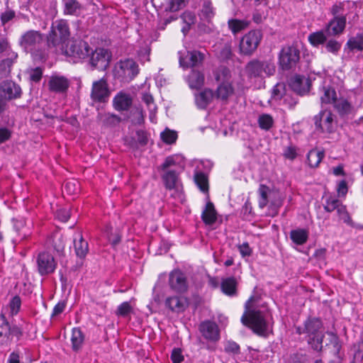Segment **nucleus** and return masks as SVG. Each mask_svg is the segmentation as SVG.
<instances>
[{"label":"nucleus","mask_w":363,"mask_h":363,"mask_svg":"<svg viewBox=\"0 0 363 363\" xmlns=\"http://www.w3.org/2000/svg\"><path fill=\"white\" fill-rule=\"evenodd\" d=\"M254 297L251 296L245 303V311L241 317L242 323L250 328L255 334L267 337L268 335V324L264 313L260 310L252 308L251 303Z\"/></svg>","instance_id":"obj_1"},{"label":"nucleus","mask_w":363,"mask_h":363,"mask_svg":"<svg viewBox=\"0 0 363 363\" xmlns=\"http://www.w3.org/2000/svg\"><path fill=\"white\" fill-rule=\"evenodd\" d=\"M213 76L216 82H219L215 96L218 99L227 101L234 92L230 69L226 67L220 66L213 71Z\"/></svg>","instance_id":"obj_2"},{"label":"nucleus","mask_w":363,"mask_h":363,"mask_svg":"<svg viewBox=\"0 0 363 363\" xmlns=\"http://www.w3.org/2000/svg\"><path fill=\"white\" fill-rule=\"evenodd\" d=\"M70 35V31L68 23L65 20H57L52 23L51 30L50 31L48 41L49 45L59 48L60 51L62 50V46L68 40Z\"/></svg>","instance_id":"obj_3"},{"label":"nucleus","mask_w":363,"mask_h":363,"mask_svg":"<svg viewBox=\"0 0 363 363\" xmlns=\"http://www.w3.org/2000/svg\"><path fill=\"white\" fill-rule=\"evenodd\" d=\"M60 52L67 57H70L71 60L76 63L88 57L91 52H92V49L84 40H72L69 41L65 47L62 46Z\"/></svg>","instance_id":"obj_4"},{"label":"nucleus","mask_w":363,"mask_h":363,"mask_svg":"<svg viewBox=\"0 0 363 363\" xmlns=\"http://www.w3.org/2000/svg\"><path fill=\"white\" fill-rule=\"evenodd\" d=\"M44 43V35L38 30H29L24 32L18 40V45L26 52L33 53L38 51Z\"/></svg>","instance_id":"obj_5"},{"label":"nucleus","mask_w":363,"mask_h":363,"mask_svg":"<svg viewBox=\"0 0 363 363\" xmlns=\"http://www.w3.org/2000/svg\"><path fill=\"white\" fill-rule=\"evenodd\" d=\"M113 73L120 81L129 82L139 73L138 65L132 59L120 60L116 64Z\"/></svg>","instance_id":"obj_6"},{"label":"nucleus","mask_w":363,"mask_h":363,"mask_svg":"<svg viewBox=\"0 0 363 363\" xmlns=\"http://www.w3.org/2000/svg\"><path fill=\"white\" fill-rule=\"evenodd\" d=\"M300 60V51L294 45L282 48L279 54V65L283 70H290L296 67Z\"/></svg>","instance_id":"obj_7"},{"label":"nucleus","mask_w":363,"mask_h":363,"mask_svg":"<svg viewBox=\"0 0 363 363\" xmlns=\"http://www.w3.org/2000/svg\"><path fill=\"white\" fill-rule=\"evenodd\" d=\"M313 121L316 130L322 133H331L335 130L336 116L330 110L320 111L314 116Z\"/></svg>","instance_id":"obj_8"},{"label":"nucleus","mask_w":363,"mask_h":363,"mask_svg":"<svg viewBox=\"0 0 363 363\" xmlns=\"http://www.w3.org/2000/svg\"><path fill=\"white\" fill-rule=\"evenodd\" d=\"M262 38V32L252 30L246 33L240 42V50L243 55H251L257 48Z\"/></svg>","instance_id":"obj_9"},{"label":"nucleus","mask_w":363,"mask_h":363,"mask_svg":"<svg viewBox=\"0 0 363 363\" xmlns=\"http://www.w3.org/2000/svg\"><path fill=\"white\" fill-rule=\"evenodd\" d=\"M179 62L183 68L195 67L201 65L205 59V55L198 50L179 51Z\"/></svg>","instance_id":"obj_10"},{"label":"nucleus","mask_w":363,"mask_h":363,"mask_svg":"<svg viewBox=\"0 0 363 363\" xmlns=\"http://www.w3.org/2000/svg\"><path fill=\"white\" fill-rule=\"evenodd\" d=\"M37 266L39 274L45 276L54 272L57 262L49 251H42L37 257Z\"/></svg>","instance_id":"obj_11"},{"label":"nucleus","mask_w":363,"mask_h":363,"mask_svg":"<svg viewBox=\"0 0 363 363\" xmlns=\"http://www.w3.org/2000/svg\"><path fill=\"white\" fill-rule=\"evenodd\" d=\"M110 94L108 84L104 78L93 82L91 99L94 102H106L108 100Z\"/></svg>","instance_id":"obj_12"},{"label":"nucleus","mask_w":363,"mask_h":363,"mask_svg":"<svg viewBox=\"0 0 363 363\" xmlns=\"http://www.w3.org/2000/svg\"><path fill=\"white\" fill-rule=\"evenodd\" d=\"M169 284L170 288L177 293H184L188 289L186 277L179 269H174L169 276Z\"/></svg>","instance_id":"obj_13"},{"label":"nucleus","mask_w":363,"mask_h":363,"mask_svg":"<svg viewBox=\"0 0 363 363\" xmlns=\"http://www.w3.org/2000/svg\"><path fill=\"white\" fill-rule=\"evenodd\" d=\"M23 335L22 330L16 325H11L4 315L0 316V337L12 341L13 337L18 340Z\"/></svg>","instance_id":"obj_14"},{"label":"nucleus","mask_w":363,"mask_h":363,"mask_svg":"<svg viewBox=\"0 0 363 363\" xmlns=\"http://www.w3.org/2000/svg\"><path fill=\"white\" fill-rule=\"evenodd\" d=\"M21 94V88L13 81L5 80L0 84V95L8 101L20 98Z\"/></svg>","instance_id":"obj_15"},{"label":"nucleus","mask_w":363,"mask_h":363,"mask_svg":"<svg viewBox=\"0 0 363 363\" xmlns=\"http://www.w3.org/2000/svg\"><path fill=\"white\" fill-rule=\"evenodd\" d=\"M202 336L211 342H217L220 339V331L218 325L211 320H205L199 327Z\"/></svg>","instance_id":"obj_16"},{"label":"nucleus","mask_w":363,"mask_h":363,"mask_svg":"<svg viewBox=\"0 0 363 363\" xmlns=\"http://www.w3.org/2000/svg\"><path fill=\"white\" fill-rule=\"evenodd\" d=\"M346 23V16L333 17L325 26V32L329 36H338L343 33Z\"/></svg>","instance_id":"obj_17"},{"label":"nucleus","mask_w":363,"mask_h":363,"mask_svg":"<svg viewBox=\"0 0 363 363\" xmlns=\"http://www.w3.org/2000/svg\"><path fill=\"white\" fill-rule=\"evenodd\" d=\"M91 54V64L93 67L99 69H105L108 67L111 56L106 50L96 49Z\"/></svg>","instance_id":"obj_18"},{"label":"nucleus","mask_w":363,"mask_h":363,"mask_svg":"<svg viewBox=\"0 0 363 363\" xmlns=\"http://www.w3.org/2000/svg\"><path fill=\"white\" fill-rule=\"evenodd\" d=\"M132 104L131 95L124 91H119L113 99V106L118 111L128 110Z\"/></svg>","instance_id":"obj_19"},{"label":"nucleus","mask_w":363,"mask_h":363,"mask_svg":"<svg viewBox=\"0 0 363 363\" xmlns=\"http://www.w3.org/2000/svg\"><path fill=\"white\" fill-rule=\"evenodd\" d=\"M290 85L295 92L303 95L308 92L311 82L308 78L301 75H296L291 79Z\"/></svg>","instance_id":"obj_20"},{"label":"nucleus","mask_w":363,"mask_h":363,"mask_svg":"<svg viewBox=\"0 0 363 363\" xmlns=\"http://www.w3.org/2000/svg\"><path fill=\"white\" fill-rule=\"evenodd\" d=\"M48 86L51 91L64 93L69 87V81L63 76L54 75L50 78Z\"/></svg>","instance_id":"obj_21"},{"label":"nucleus","mask_w":363,"mask_h":363,"mask_svg":"<svg viewBox=\"0 0 363 363\" xmlns=\"http://www.w3.org/2000/svg\"><path fill=\"white\" fill-rule=\"evenodd\" d=\"M186 81L191 89H199L204 84L205 76L201 70L192 69Z\"/></svg>","instance_id":"obj_22"},{"label":"nucleus","mask_w":363,"mask_h":363,"mask_svg":"<svg viewBox=\"0 0 363 363\" xmlns=\"http://www.w3.org/2000/svg\"><path fill=\"white\" fill-rule=\"evenodd\" d=\"M164 184L166 189L179 191L181 182L179 179V173L174 170H167L162 176Z\"/></svg>","instance_id":"obj_23"},{"label":"nucleus","mask_w":363,"mask_h":363,"mask_svg":"<svg viewBox=\"0 0 363 363\" xmlns=\"http://www.w3.org/2000/svg\"><path fill=\"white\" fill-rule=\"evenodd\" d=\"M165 306L173 312L182 313L187 307V301L183 297H169L166 299Z\"/></svg>","instance_id":"obj_24"},{"label":"nucleus","mask_w":363,"mask_h":363,"mask_svg":"<svg viewBox=\"0 0 363 363\" xmlns=\"http://www.w3.org/2000/svg\"><path fill=\"white\" fill-rule=\"evenodd\" d=\"M201 218L206 225H213L217 220V212L215 209L213 203L208 201L206 206L202 211Z\"/></svg>","instance_id":"obj_25"},{"label":"nucleus","mask_w":363,"mask_h":363,"mask_svg":"<svg viewBox=\"0 0 363 363\" xmlns=\"http://www.w3.org/2000/svg\"><path fill=\"white\" fill-rule=\"evenodd\" d=\"M322 327L320 319L317 318H309L304 323L303 332L307 333L308 337L322 333L320 329Z\"/></svg>","instance_id":"obj_26"},{"label":"nucleus","mask_w":363,"mask_h":363,"mask_svg":"<svg viewBox=\"0 0 363 363\" xmlns=\"http://www.w3.org/2000/svg\"><path fill=\"white\" fill-rule=\"evenodd\" d=\"M221 291L223 294L229 296H233L237 294V281L231 277L223 279L220 283Z\"/></svg>","instance_id":"obj_27"},{"label":"nucleus","mask_w":363,"mask_h":363,"mask_svg":"<svg viewBox=\"0 0 363 363\" xmlns=\"http://www.w3.org/2000/svg\"><path fill=\"white\" fill-rule=\"evenodd\" d=\"M214 96L212 90L206 89L195 96V101L199 108H205L211 101Z\"/></svg>","instance_id":"obj_28"},{"label":"nucleus","mask_w":363,"mask_h":363,"mask_svg":"<svg viewBox=\"0 0 363 363\" xmlns=\"http://www.w3.org/2000/svg\"><path fill=\"white\" fill-rule=\"evenodd\" d=\"M98 119L104 125L110 127H115L121 121L120 116L111 113H99L98 115Z\"/></svg>","instance_id":"obj_29"},{"label":"nucleus","mask_w":363,"mask_h":363,"mask_svg":"<svg viewBox=\"0 0 363 363\" xmlns=\"http://www.w3.org/2000/svg\"><path fill=\"white\" fill-rule=\"evenodd\" d=\"M347 49L350 51H362L363 50V35L357 33L355 36L350 38L345 47V50Z\"/></svg>","instance_id":"obj_30"},{"label":"nucleus","mask_w":363,"mask_h":363,"mask_svg":"<svg viewBox=\"0 0 363 363\" xmlns=\"http://www.w3.org/2000/svg\"><path fill=\"white\" fill-rule=\"evenodd\" d=\"M245 72L250 78L261 77L262 74L261 61L252 60L247 63Z\"/></svg>","instance_id":"obj_31"},{"label":"nucleus","mask_w":363,"mask_h":363,"mask_svg":"<svg viewBox=\"0 0 363 363\" xmlns=\"http://www.w3.org/2000/svg\"><path fill=\"white\" fill-rule=\"evenodd\" d=\"M64 13L66 15L78 16L82 10L81 4L77 0H62Z\"/></svg>","instance_id":"obj_32"},{"label":"nucleus","mask_w":363,"mask_h":363,"mask_svg":"<svg viewBox=\"0 0 363 363\" xmlns=\"http://www.w3.org/2000/svg\"><path fill=\"white\" fill-rule=\"evenodd\" d=\"M333 105L334 108L340 116L348 115L352 110V106L351 104L347 99L343 98H340L339 99H337Z\"/></svg>","instance_id":"obj_33"},{"label":"nucleus","mask_w":363,"mask_h":363,"mask_svg":"<svg viewBox=\"0 0 363 363\" xmlns=\"http://www.w3.org/2000/svg\"><path fill=\"white\" fill-rule=\"evenodd\" d=\"M309 43L314 47L323 45L327 40V33L325 30H319L311 33L308 37Z\"/></svg>","instance_id":"obj_34"},{"label":"nucleus","mask_w":363,"mask_h":363,"mask_svg":"<svg viewBox=\"0 0 363 363\" xmlns=\"http://www.w3.org/2000/svg\"><path fill=\"white\" fill-rule=\"evenodd\" d=\"M84 336L82 330L79 328H74L72 330L71 337L72 350L74 351H78L81 348L84 342Z\"/></svg>","instance_id":"obj_35"},{"label":"nucleus","mask_w":363,"mask_h":363,"mask_svg":"<svg viewBox=\"0 0 363 363\" xmlns=\"http://www.w3.org/2000/svg\"><path fill=\"white\" fill-rule=\"evenodd\" d=\"M183 157L179 155L169 156L166 158L164 163L162 164V169L165 170L170 167L178 166L181 169L184 168Z\"/></svg>","instance_id":"obj_36"},{"label":"nucleus","mask_w":363,"mask_h":363,"mask_svg":"<svg viewBox=\"0 0 363 363\" xmlns=\"http://www.w3.org/2000/svg\"><path fill=\"white\" fill-rule=\"evenodd\" d=\"M324 157V153L321 151L316 150H312L309 151L307 155L308 164L311 167H316L321 162Z\"/></svg>","instance_id":"obj_37"},{"label":"nucleus","mask_w":363,"mask_h":363,"mask_svg":"<svg viewBox=\"0 0 363 363\" xmlns=\"http://www.w3.org/2000/svg\"><path fill=\"white\" fill-rule=\"evenodd\" d=\"M194 182L199 189L203 192H208V184L206 175L201 172H197L194 174Z\"/></svg>","instance_id":"obj_38"},{"label":"nucleus","mask_w":363,"mask_h":363,"mask_svg":"<svg viewBox=\"0 0 363 363\" xmlns=\"http://www.w3.org/2000/svg\"><path fill=\"white\" fill-rule=\"evenodd\" d=\"M130 121L133 125H140L144 122L145 115L140 106L134 107L130 111Z\"/></svg>","instance_id":"obj_39"},{"label":"nucleus","mask_w":363,"mask_h":363,"mask_svg":"<svg viewBox=\"0 0 363 363\" xmlns=\"http://www.w3.org/2000/svg\"><path fill=\"white\" fill-rule=\"evenodd\" d=\"M228 24L233 33L236 34L245 29L248 26L249 23L247 21L230 19L228 21Z\"/></svg>","instance_id":"obj_40"},{"label":"nucleus","mask_w":363,"mask_h":363,"mask_svg":"<svg viewBox=\"0 0 363 363\" xmlns=\"http://www.w3.org/2000/svg\"><path fill=\"white\" fill-rule=\"evenodd\" d=\"M323 93L320 96L321 102L323 104H333L337 100L335 89L330 87H323Z\"/></svg>","instance_id":"obj_41"},{"label":"nucleus","mask_w":363,"mask_h":363,"mask_svg":"<svg viewBox=\"0 0 363 363\" xmlns=\"http://www.w3.org/2000/svg\"><path fill=\"white\" fill-rule=\"evenodd\" d=\"M292 241L298 245L304 243L308 238V232L303 229H296L291 232Z\"/></svg>","instance_id":"obj_42"},{"label":"nucleus","mask_w":363,"mask_h":363,"mask_svg":"<svg viewBox=\"0 0 363 363\" xmlns=\"http://www.w3.org/2000/svg\"><path fill=\"white\" fill-rule=\"evenodd\" d=\"M143 101L146 104L150 111V119L153 121L155 113L157 111V106L154 103L153 97L148 93H144L143 95Z\"/></svg>","instance_id":"obj_43"},{"label":"nucleus","mask_w":363,"mask_h":363,"mask_svg":"<svg viewBox=\"0 0 363 363\" xmlns=\"http://www.w3.org/2000/svg\"><path fill=\"white\" fill-rule=\"evenodd\" d=\"M258 193L259 195V206L261 208H264L268 203V197L271 194V190L269 188L265 185H260L258 189Z\"/></svg>","instance_id":"obj_44"},{"label":"nucleus","mask_w":363,"mask_h":363,"mask_svg":"<svg viewBox=\"0 0 363 363\" xmlns=\"http://www.w3.org/2000/svg\"><path fill=\"white\" fill-rule=\"evenodd\" d=\"M17 56L16 53H13L11 57L4 59L0 62V73L2 75L6 76L10 73L13 60H16Z\"/></svg>","instance_id":"obj_45"},{"label":"nucleus","mask_w":363,"mask_h":363,"mask_svg":"<svg viewBox=\"0 0 363 363\" xmlns=\"http://www.w3.org/2000/svg\"><path fill=\"white\" fill-rule=\"evenodd\" d=\"M258 124L261 129L268 130L272 127L274 119L269 114L264 113L259 116Z\"/></svg>","instance_id":"obj_46"},{"label":"nucleus","mask_w":363,"mask_h":363,"mask_svg":"<svg viewBox=\"0 0 363 363\" xmlns=\"http://www.w3.org/2000/svg\"><path fill=\"white\" fill-rule=\"evenodd\" d=\"M72 242L74 250H88V242L84 240L80 233H77L74 235Z\"/></svg>","instance_id":"obj_47"},{"label":"nucleus","mask_w":363,"mask_h":363,"mask_svg":"<svg viewBox=\"0 0 363 363\" xmlns=\"http://www.w3.org/2000/svg\"><path fill=\"white\" fill-rule=\"evenodd\" d=\"M323 337L324 335L323 333L311 335L309 337L308 340V344L314 350L319 351L322 349L323 347L322 343Z\"/></svg>","instance_id":"obj_48"},{"label":"nucleus","mask_w":363,"mask_h":363,"mask_svg":"<svg viewBox=\"0 0 363 363\" xmlns=\"http://www.w3.org/2000/svg\"><path fill=\"white\" fill-rule=\"evenodd\" d=\"M341 43L335 39H330L328 41H326L325 45L327 52H330L334 55H338V52L341 49Z\"/></svg>","instance_id":"obj_49"},{"label":"nucleus","mask_w":363,"mask_h":363,"mask_svg":"<svg viewBox=\"0 0 363 363\" xmlns=\"http://www.w3.org/2000/svg\"><path fill=\"white\" fill-rule=\"evenodd\" d=\"M186 0H167L165 11L175 12L185 6Z\"/></svg>","instance_id":"obj_50"},{"label":"nucleus","mask_w":363,"mask_h":363,"mask_svg":"<svg viewBox=\"0 0 363 363\" xmlns=\"http://www.w3.org/2000/svg\"><path fill=\"white\" fill-rule=\"evenodd\" d=\"M21 300L20 296H13L10 300L9 303V308L10 309V315L11 316L16 315L19 312V311L21 309Z\"/></svg>","instance_id":"obj_51"},{"label":"nucleus","mask_w":363,"mask_h":363,"mask_svg":"<svg viewBox=\"0 0 363 363\" xmlns=\"http://www.w3.org/2000/svg\"><path fill=\"white\" fill-rule=\"evenodd\" d=\"M161 138L164 143L172 144L176 141L177 134L175 131L167 129L161 133Z\"/></svg>","instance_id":"obj_52"},{"label":"nucleus","mask_w":363,"mask_h":363,"mask_svg":"<svg viewBox=\"0 0 363 363\" xmlns=\"http://www.w3.org/2000/svg\"><path fill=\"white\" fill-rule=\"evenodd\" d=\"M224 350L228 354H238L240 353L239 345L232 340H228L225 343Z\"/></svg>","instance_id":"obj_53"},{"label":"nucleus","mask_w":363,"mask_h":363,"mask_svg":"<svg viewBox=\"0 0 363 363\" xmlns=\"http://www.w3.org/2000/svg\"><path fill=\"white\" fill-rule=\"evenodd\" d=\"M262 73L267 76L273 75L275 72V65L272 61H261Z\"/></svg>","instance_id":"obj_54"},{"label":"nucleus","mask_w":363,"mask_h":363,"mask_svg":"<svg viewBox=\"0 0 363 363\" xmlns=\"http://www.w3.org/2000/svg\"><path fill=\"white\" fill-rule=\"evenodd\" d=\"M132 311V307L129 302H123L118 306L116 311V315L125 317Z\"/></svg>","instance_id":"obj_55"},{"label":"nucleus","mask_w":363,"mask_h":363,"mask_svg":"<svg viewBox=\"0 0 363 363\" xmlns=\"http://www.w3.org/2000/svg\"><path fill=\"white\" fill-rule=\"evenodd\" d=\"M337 214L340 216V218L345 223H350L351 222V218L346 210V207L343 206L341 203L338 205L336 208Z\"/></svg>","instance_id":"obj_56"},{"label":"nucleus","mask_w":363,"mask_h":363,"mask_svg":"<svg viewBox=\"0 0 363 363\" xmlns=\"http://www.w3.org/2000/svg\"><path fill=\"white\" fill-rule=\"evenodd\" d=\"M340 203V201L338 199L333 197H329L325 201L324 208L328 212H332L336 210Z\"/></svg>","instance_id":"obj_57"},{"label":"nucleus","mask_w":363,"mask_h":363,"mask_svg":"<svg viewBox=\"0 0 363 363\" xmlns=\"http://www.w3.org/2000/svg\"><path fill=\"white\" fill-rule=\"evenodd\" d=\"M202 16L209 21L214 15L213 8L210 2H205L201 11Z\"/></svg>","instance_id":"obj_58"},{"label":"nucleus","mask_w":363,"mask_h":363,"mask_svg":"<svg viewBox=\"0 0 363 363\" xmlns=\"http://www.w3.org/2000/svg\"><path fill=\"white\" fill-rule=\"evenodd\" d=\"M16 16L15 11L11 9H6L1 13L0 19L2 25H5L11 21Z\"/></svg>","instance_id":"obj_59"},{"label":"nucleus","mask_w":363,"mask_h":363,"mask_svg":"<svg viewBox=\"0 0 363 363\" xmlns=\"http://www.w3.org/2000/svg\"><path fill=\"white\" fill-rule=\"evenodd\" d=\"M56 217L59 220H60L62 222H64V223L67 222L70 217V213H69V209H67V208L58 209L56 212Z\"/></svg>","instance_id":"obj_60"},{"label":"nucleus","mask_w":363,"mask_h":363,"mask_svg":"<svg viewBox=\"0 0 363 363\" xmlns=\"http://www.w3.org/2000/svg\"><path fill=\"white\" fill-rule=\"evenodd\" d=\"M343 4L342 3H338L334 4L330 9V13L333 16V17L337 16H346L342 13L343 12Z\"/></svg>","instance_id":"obj_61"},{"label":"nucleus","mask_w":363,"mask_h":363,"mask_svg":"<svg viewBox=\"0 0 363 363\" xmlns=\"http://www.w3.org/2000/svg\"><path fill=\"white\" fill-rule=\"evenodd\" d=\"M283 154L285 158L292 160L297 155L296 148L292 145L288 146L284 149Z\"/></svg>","instance_id":"obj_62"},{"label":"nucleus","mask_w":363,"mask_h":363,"mask_svg":"<svg viewBox=\"0 0 363 363\" xmlns=\"http://www.w3.org/2000/svg\"><path fill=\"white\" fill-rule=\"evenodd\" d=\"M172 363H181L184 360L182 350L179 348H174L171 354Z\"/></svg>","instance_id":"obj_63"},{"label":"nucleus","mask_w":363,"mask_h":363,"mask_svg":"<svg viewBox=\"0 0 363 363\" xmlns=\"http://www.w3.org/2000/svg\"><path fill=\"white\" fill-rule=\"evenodd\" d=\"M181 17L188 26L194 24L196 19L195 15L189 11L184 12Z\"/></svg>","instance_id":"obj_64"}]
</instances>
